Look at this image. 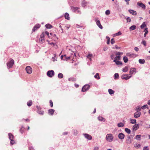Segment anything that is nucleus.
Here are the masks:
<instances>
[{
  "label": "nucleus",
  "instance_id": "22",
  "mask_svg": "<svg viewBox=\"0 0 150 150\" xmlns=\"http://www.w3.org/2000/svg\"><path fill=\"white\" fill-rule=\"evenodd\" d=\"M108 91L110 94L112 95L115 93V91L111 89H109L108 90Z\"/></svg>",
  "mask_w": 150,
  "mask_h": 150
},
{
  "label": "nucleus",
  "instance_id": "31",
  "mask_svg": "<svg viewBox=\"0 0 150 150\" xmlns=\"http://www.w3.org/2000/svg\"><path fill=\"white\" fill-rule=\"evenodd\" d=\"M119 78V75L118 73H115L114 74V79H118Z\"/></svg>",
  "mask_w": 150,
  "mask_h": 150
},
{
  "label": "nucleus",
  "instance_id": "16",
  "mask_svg": "<svg viewBox=\"0 0 150 150\" xmlns=\"http://www.w3.org/2000/svg\"><path fill=\"white\" fill-rule=\"evenodd\" d=\"M139 127V126L138 124H136L134 125L133 127V130L136 131L137 130Z\"/></svg>",
  "mask_w": 150,
  "mask_h": 150
},
{
  "label": "nucleus",
  "instance_id": "18",
  "mask_svg": "<svg viewBox=\"0 0 150 150\" xmlns=\"http://www.w3.org/2000/svg\"><path fill=\"white\" fill-rule=\"evenodd\" d=\"M129 11L130 13L133 15H135L137 14L136 12L133 10H129Z\"/></svg>",
  "mask_w": 150,
  "mask_h": 150
},
{
  "label": "nucleus",
  "instance_id": "19",
  "mask_svg": "<svg viewBox=\"0 0 150 150\" xmlns=\"http://www.w3.org/2000/svg\"><path fill=\"white\" fill-rule=\"evenodd\" d=\"M113 62L115 63L117 65L122 64V63L121 62L119 61L118 60H114Z\"/></svg>",
  "mask_w": 150,
  "mask_h": 150
},
{
  "label": "nucleus",
  "instance_id": "43",
  "mask_svg": "<svg viewBox=\"0 0 150 150\" xmlns=\"http://www.w3.org/2000/svg\"><path fill=\"white\" fill-rule=\"evenodd\" d=\"M110 13V11L109 10H107L105 12V14L106 15H108Z\"/></svg>",
  "mask_w": 150,
  "mask_h": 150
},
{
  "label": "nucleus",
  "instance_id": "26",
  "mask_svg": "<svg viewBox=\"0 0 150 150\" xmlns=\"http://www.w3.org/2000/svg\"><path fill=\"white\" fill-rule=\"evenodd\" d=\"M64 59H63V60H67L69 59H70L71 58V57H67L66 55H64Z\"/></svg>",
  "mask_w": 150,
  "mask_h": 150
},
{
  "label": "nucleus",
  "instance_id": "17",
  "mask_svg": "<svg viewBox=\"0 0 150 150\" xmlns=\"http://www.w3.org/2000/svg\"><path fill=\"white\" fill-rule=\"evenodd\" d=\"M96 24L98 27L101 29H103V27L101 25L100 21L99 20H98L96 21Z\"/></svg>",
  "mask_w": 150,
  "mask_h": 150
},
{
  "label": "nucleus",
  "instance_id": "47",
  "mask_svg": "<svg viewBox=\"0 0 150 150\" xmlns=\"http://www.w3.org/2000/svg\"><path fill=\"white\" fill-rule=\"evenodd\" d=\"M120 56H116L115 58V59L114 60H118L120 59Z\"/></svg>",
  "mask_w": 150,
  "mask_h": 150
},
{
  "label": "nucleus",
  "instance_id": "49",
  "mask_svg": "<svg viewBox=\"0 0 150 150\" xmlns=\"http://www.w3.org/2000/svg\"><path fill=\"white\" fill-rule=\"evenodd\" d=\"M148 106L147 105H144L142 107V109H144L145 108H147Z\"/></svg>",
  "mask_w": 150,
  "mask_h": 150
},
{
  "label": "nucleus",
  "instance_id": "32",
  "mask_svg": "<svg viewBox=\"0 0 150 150\" xmlns=\"http://www.w3.org/2000/svg\"><path fill=\"white\" fill-rule=\"evenodd\" d=\"M45 26L46 28L48 29H50L52 27V25L49 24L46 25Z\"/></svg>",
  "mask_w": 150,
  "mask_h": 150
},
{
  "label": "nucleus",
  "instance_id": "55",
  "mask_svg": "<svg viewBox=\"0 0 150 150\" xmlns=\"http://www.w3.org/2000/svg\"><path fill=\"white\" fill-rule=\"evenodd\" d=\"M122 54H123V53L122 52H116V55L117 56L119 55Z\"/></svg>",
  "mask_w": 150,
  "mask_h": 150
},
{
  "label": "nucleus",
  "instance_id": "29",
  "mask_svg": "<svg viewBox=\"0 0 150 150\" xmlns=\"http://www.w3.org/2000/svg\"><path fill=\"white\" fill-rule=\"evenodd\" d=\"M139 62L141 64H144L145 62V61L144 59H140L139 60Z\"/></svg>",
  "mask_w": 150,
  "mask_h": 150
},
{
  "label": "nucleus",
  "instance_id": "45",
  "mask_svg": "<svg viewBox=\"0 0 150 150\" xmlns=\"http://www.w3.org/2000/svg\"><path fill=\"white\" fill-rule=\"evenodd\" d=\"M141 145L140 144H136L135 145H134V146L137 149L139 148Z\"/></svg>",
  "mask_w": 150,
  "mask_h": 150
},
{
  "label": "nucleus",
  "instance_id": "36",
  "mask_svg": "<svg viewBox=\"0 0 150 150\" xmlns=\"http://www.w3.org/2000/svg\"><path fill=\"white\" fill-rule=\"evenodd\" d=\"M145 32V33L144 34V36L146 37V34L148 33V29L147 28H146L144 30Z\"/></svg>",
  "mask_w": 150,
  "mask_h": 150
},
{
  "label": "nucleus",
  "instance_id": "21",
  "mask_svg": "<svg viewBox=\"0 0 150 150\" xmlns=\"http://www.w3.org/2000/svg\"><path fill=\"white\" fill-rule=\"evenodd\" d=\"M141 135H137L135 136V139L139 141L141 139Z\"/></svg>",
  "mask_w": 150,
  "mask_h": 150
},
{
  "label": "nucleus",
  "instance_id": "63",
  "mask_svg": "<svg viewBox=\"0 0 150 150\" xmlns=\"http://www.w3.org/2000/svg\"><path fill=\"white\" fill-rule=\"evenodd\" d=\"M134 50L137 52L139 50V48L137 47H135L134 48Z\"/></svg>",
  "mask_w": 150,
  "mask_h": 150
},
{
  "label": "nucleus",
  "instance_id": "54",
  "mask_svg": "<svg viewBox=\"0 0 150 150\" xmlns=\"http://www.w3.org/2000/svg\"><path fill=\"white\" fill-rule=\"evenodd\" d=\"M142 44H143L145 46L146 45V42L145 40H143L142 42Z\"/></svg>",
  "mask_w": 150,
  "mask_h": 150
},
{
  "label": "nucleus",
  "instance_id": "7",
  "mask_svg": "<svg viewBox=\"0 0 150 150\" xmlns=\"http://www.w3.org/2000/svg\"><path fill=\"white\" fill-rule=\"evenodd\" d=\"M25 70L27 73L29 74H31L32 72V69L29 66L25 68Z\"/></svg>",
  "mask_w": 150,
  "mask_h": 150
},
{
  "label": "nucleus",
  "instance_id": "60",
  "mask_svg": "<svg viewBox=\"0 0 150 150\" xmlns=\"http://www.w3.org/2000/svg\"><path fill=\"white\" fill-rule=\"evenodd\" d=\"M149 149L148 146H144V147L143 150H148Z\"/></svg>",
  "mask_w": 150,
  "mask_h": 150
},
{
  "label": "nucleus",
  "instance_id": "3",
  "mask_svg": "<svg viewBox=\"0 0 150 150\" xmlns=\"http://www.w3.org/2000/svg\"><path fill=\"white\" fill-rule=\"evenodd\" d=\"M14 61L13 59H11L10 61L7 63V66L8 68L9 69L12 67L14 64Z\"/></svg>",
  "mask_w": 150,
  "mask_h": 150
},
{
  "label": "nucleus",
  "instance_id": "52",
  "mask_svg": "<svg viewBox=\"0 0 150 150\" xmlns=\"http://www.w3.org/2000/svg\"><path fill=\"white\" fill-rule=\"evenodd\" d=\"M110 42L112 44H113L115 43V41L113 38L111 39Z\"/></svg>",
  "mask_w": 150,
  "mask_h": 150
},
{
  "label": "nucleus",
  "instance_id": "35",
  "mask_svg": "<svg viewBox=\"0 0 150 150\" xmlns=\"http://www.w3.org/2000/svg\"><path fill=\"white\" fill-rule=\"evenodd\" d=\"M121 34H122L121 32L120 31H119L118 33L114 34L113 36H114V37H115L116 36H118V35H121Z\"/></svg>",
  "mask_w": 150,
  "mask_h": 150
},
{
  "label": "nucleus",
  "instance_id": "1",
  "mask_svg": "<svg viewBox=\"0 0 150 150\" xmlns=\"http://www.w3.org/2000/svg\"><path fill=\"white\" fill-rule=\"evenodd\" d=\"M105 139L107 142H110L113 141L114 136L112 134H108L106 135Z\"/></svg>",
  "mask_w": 150,
  "mask_h": 150
},
{
  "label": "nucleus",
  "instance_id": "15",
  "mask_svg": "<svg viewBox=\"0 0 150 150\" xmlns=\"http://www.w3.org/2000/svg\"><path fill=\"white\" fill-rule=\"evenodd\" d=\"M86 57L88 59H89L91 61L92 60L91 58L92 57H93V56L92 54L89 53L86 56Z\"/></svg>",
  "mask_w": 150,
  "mask_h": 150
},
{
  "label": "nucleus",
  "instance_id": "2",
  "mask_svg": "<svg viewBox=\"0 0 150 150\" xmlns=\"http://www.w3.org/2000/svg\"><path fill=\"white\" fill-rule=\"evenodd\" d=\"M133 141V137L131 136H128L127 137L126 143L127 144H131Z\"/></svg>",
  "mask_w": 150,
  "mask_h": 150
},
{
  "label": "nucleus",
  "instance_id": "34",
  "mask_svg": "<svg viewBox=\"0 0 150 150\" xmlns=\"http://www.w3.org/2000/svg\"><path fill=\"white\" fill-rule=\"evenodd\" d=\"M124 125V124L122 122H120L117 124V126L118 127H122Z\"/></svg>",
  "mask_w": 150,
  "mask_h": 150
},
{
  "label": "nucleus",
  "instance_id": "51",
  "mask_svg": "<svg viewBox=\"0 0 150 150\" xmlns=\"http://www.w3.org/2000/svg\"><path fill=\"white\" fill-rule=\"evenodd\" d=\"M126 19H127V23L130 22H131V20L130 18L129 17H127V18Z\"/></svg>",
  "mask_w": 150,
  "mask_h": 150
},
{
  "label": "nucleus",
  "instance_id": "10",
  "mask_svg": "<svg viewBox=\"0 0 150 150\" xmlns=\"http://www.w3.org/2000/svg\"><path fill=\"white\" fill-rule=\"evenodd\" d=\"M141 115L140 112L137 111L134 115V117L135 118H137L140 117Z\"/></svg>",
  "mask_w": 150,
  "mask_h": 150
},
{
  "label": "nucleus",
  "instance_id": "39",
  "mask_svg": "<svg viewBox=\"0 0 150 150\" xmlns=\"http://www.w3.org/2000/svg\"><path fill=\"white\" fill-rule=\"evenodd\" d=\"M125 131L128 134H130L131 132V130L129 129L126 128L125 129Z\"/></svg>",
  "mask_w": 150,
  "mask_h": 150
},
{
  "label": "nucleus",
  "instance_id": "8",
  "mask_svg": "<svg viewBox=\"0 0 150 150\" xmlns=\"http://www.w3.org/2000/svg\"><path fill=\"white\" fill-rule=\"evenodd\" d=\"M90 88V86L88 85H84L82 88V91L83 92H85L88 89Z\"/></svg>",
  "mask_w": 150,
  "mask_h": 150
},
{
  "label": "nucleus",
  "instance_id": "30",
  "mask_svg": "<svg viewBox=\"0 0 150 150\" xmlns=\"http://www.w3.org/2000/svg\"><path fill=\"white\" fill-rule=\"evenodd\" d=\"M69 15L68 13H65L64 15L65 18L69 20L70 18L69 16Z\"/></svg>",
  "mask_w": 150,
  "mask_h": 150
},
{
  "label": "nucleus",
  "instance_id": "11",
  "mask_svg": "<svg viewBox=\"0 0 150 150\" xmlns=\"http://www.w3.org/2000/svg\"><path fill=\"white\" fill-rule=\"evenodd\" d=\"M137 5L138 6H139L140 7H142V8L144 9H145L146 8V6L145 5L143 4L141 2H138L137 3Z\"/></svg>",
  "mask_w": 150,
  "mask_h": 150
},
{
  "label": "nucleus",
  "instance_id": "61",
  "mask_svg": "<svg viewBox=\"0 0 150 150\" xmlns=\"http://www.w3.org/2000/svg\"><path fill=\"white\" fill-rule=\"evenodd\" d=\"M74 134L75 135H76L77 134L78 132H77V131L76 130H74Z\"/></svg>",
  "mask_w": 150,
  "mask_h": 150
},
{
  "label": "nucleus",
  "instance_id": "5",
  "mask_svg": "<svg viewBox=\"0 0 150 150\" xmlns=\"http://www.w3.org/2000/svg\"><path fill=\"white\" fill-rule=\"evenodd\" d=\"M71 9L73 12H75L76 13H81L80 11L79 10V8L78 7H71Z\"/></svg>",
  "mask_w": 150,
  "mask_h": 150
},
{
  "label": "nucleus",
  "instance_id": "20",
  "mask_svg": "<svg viewBox=\"0 0 150 150\" xmlns=\"http://www.w3.org/2000/svg\"><path fill=\"white\" fill-rule=\"evenodd\" d=\"M54 110L53 109H50L48 110V112L51 115H52L54 112Z\"/></svg>",
  "mask_w": 150,
  "mask_h": 150
},
{
  "label": "nucleus",
  "instance_id": "14",
  "mask_svg": "<svg viewBox=\"0 0 150 150\" xmlns=\"http://www.w3.org/2000/svg\"><path fill=\"white\" fill-rule=\"evenodd\" d=\"M136 69L135 68H132L130 69L129 71V73L130 74H135L136 73Z\"/></svg>",
  "mask_w": 150,
  "mask_h": 150
},
{
  "label": "nucleus",
  "instance_id": "57",
  "mask_svg": "<svg viewBox=\"0 0 150 150\" xmlns=\"http://www.w3.org/2000/svg\"><path fill=\"white\" fill-rule=\"evenodd\" d=\"M50 105L51 107H52L53 106V103L52 101L51 100H50Z\"/></svg>",
  "mask_w": 150,
  "mask_h": 150
},
{
  "label": "nucleus",
  "instance_id": "56",
  "mask_svg": "<svg viewBox=\"0 0 150 150\" xmlns=\"http://www.w3.org/2000/svg\"><path fill=\"white\" fill-rule=\"evenodd\" d=\"M38 112L39 114L41 115H43L44 112L43 111H39Z\"/></svg>",
  "mask_w": 150,
  "mask_h": 150
},
{
  "label": "nucleus",
  "instance_id": "41",
  "mask_svg": "<svg viewBox=\"0 0 150 150\" xmlns=\"http://www.w3.org/2000/svg\"><path fill=\"white\" fill-rule=\"evenodd\" d=\"M142 109V107H140L139 106H138L136 108L135 110H137V111H140Z\"/></svg>",
  "mask_w": 150,
  "mask_h": 150
},
{
  "label": "nucleus",
  "instance_id": "64",
  "mask_svg": "<svg viewBox=\"0 0 150 150\" xmlns=\"http://www.w3.org/2000/svg\"><path fill=\"white\" fill-rule=\"evenodd\" d=\"M61 59L63 60V59H64V55H61Z\"/></svg>",
  "mask_w": 150,
  "mask_h": 150
},
{
  "label": "nucleus",
  "instance_id": "58",
  "mask_svg": "<svg viewBox=\"0 0 150 150\" xmlns=\"http://www.w3.org/2000/svg\"><path fill=\"white\" fill-rule=\"evenodd\" d=\"M11 140L10 143L11 144H13L15 143V142L14 141V140H13V139L11 140Z\"/></svg>",
  "mask_w": 150,
  "mask_h": 150
},
{
  "label": "nucleus",
  "instance_id": "27",
  "mask_svg": "<svg viewBox=\"0 0 150 150\" xmlns=\"http://www.w3.org/2000/svg\"><path fill=\"white\" fill-rule=\"evenodd\" d=\"M128 68L127 66H126L122 69V71L124 72H126L128 70Z\"/></svg>",
  "mask_w": 150,
  "mask_h": 150
},
{
  "label": "nucleus",
  "instance_id": "38",
  "mask_svg": "<svg viewBox=\"0 0 150 150\" xmlns=\"http://www.w3.org/2000/svg\"><path fill=\"white\" fill-rule=\"evenodd\" d=\"M27 105L28 106H31L32 104V101L31 100L29 101H28L27 102Z\"/></svg>",
  "mask_w": 150,
  "mask_h": 150
},
{
  "label": "nucleus",
  "instance_id": "50",
  "mask_svg": "<svg viewBox=\"0 0 150 150\" xmlns=\"http://www.w3.org/2000/svg\"><path fill=\"white\" fill-rule=\"evenodd\" d=\"M69 81H76V79L73 78H70L69 79Z\"/></svg>",
  "mask_w": 150,
  "mask_h": 150
},
{
  "label": "nucleus",
  "instance_id": "46",
  "mask_svg": "<svg viewBox=\"0 0 150 150\" xmlns=\"http://www.w3.org/2000/svg\"><path fill=\"white\" fill-rule=\"evenodd\" d=\"M134 54L131 53H127L126 54V55L128 56L131 57L132 55H134Z\"/></svg>",
  "mask_w": 150,
  "mask_h": 150
},
{
  "label": "nucleus",
  "instance_id": "4",
  "mask_svg": "<svg viewBox=\"0 0 150 150\" xmlns=\"http://www.w3.org/2000/svg\"><path fill=\"white\" fill-rule=\"evenodd\" d=\"M54 74V72L52 70L48 71L47 72V76L50 77H52Z\"/></svg>",
  "mask_w": 150,
  "mask_h": 150
},
{
  "label": "nucleus",
  "instance_id": "25",
  "mask_svg": "<svg viewBox=\"0 0 150 150\" xmlns=\"http://www.w3.org/2000/svg\"><path fill=\"white\" fill-rule=\"evenodd\" d=\"M8 135L9 137V138L10 140L13 139V136L11 133H8Z\"/></svg>",
  "mask_w": 150,
  "mask_h": 150
},
{
  "label": "nucleus",
  "instance_id": "48",
  "mask_svg": "<svg viewBox=\"0 0 150 150\" xmlns=\"http://www.w3.org/2000/svg\"><path fill=\"white\" fill-rule=\"evenodd\" d=\"M44 38H40V42L41 43H43L44 41Z\"/></svg>",
  "mask_w": 150,
  "mask_h": 150
},
{
  "label": "nucleus",
  "instance_id": "28",
  "mask_svg": "<svg viewBox=\"0 0 150 150\" xmlns=\"http://www.w3.org/2000/svg\"><path fill=\"white\" fill-rule=\"evenodd\" d=\"M136 28V26L135 25H133L129 28V29L130 30H135Z\"/></svg>",
  "mask_w": 150,
  "mask_h": 150
},
{
  "label": "nucleus",
  "instance_id": "42",
  "mask_svg": "<svg viewBox=\"0 0 150 150\" xmlns=\"http://www.w3.org/2000/svg\"><path fill=\"white\" fill-rule=\"evenodd\" d=\"M146 24H145V22L143 23L141 25L140 27L141 28L143 29L144 28V27H146Z\"/></svg>",
  "mask_w": 150,
  "mask_h": 150
},
{
  "label": "nucleus",
  "instance_id": "37",
  "mask_svg": "<svg viewBox=\"0 0 150 150\" xmlns=\"http://www.w3.org/2000/svg\"><path fill=\"white\" fill-rule=\"evenodd\" d=\"M58 77L59 79H62L63 77V75L62 73H60L58 74Z\"/></svg>",
  "mask_w": 150,
  "mask_h": 150
},
{
  "label": "nucleus",
  "instance_id": "12",
  "mask_svg": "<svg viewBox=\"0 0 150 150\" xmlns=\"http://www.w3.org/2000/svg\"><path fill=\"white\" fill-rule=\"evenodd\" d=\"M125 137V136L124 134L122 133H121L118 134V137L120 139H124Z\"/></svg>",
  "mask_w": 150,
  "mask_h": 150
},
{
  "label": "nucleus",
  "instance_id": "33",
  "mask_svg": "<svg viewBox=\"0 0 150 150\" xmlns=\"http://www.w3.org/2000/svg\"><path fill=\"white\" fill-rule=\"evenodd\" d=\"M123 59L125 63H127L128 60V58L126 56H125L123 57Z\"/></svg>",
  "mask_w": 150,
  "mask_h": 150
},
{
  "label": "nucleus",
  "instance_id": "13",
  "mask_svg": "<svg viewBox=\"0 0 150 150\" xmlns=\"http://www.w3.org/2000/svg\"><path fill=\"white\" fill-rule=\"evenodd\" d=\"M40 25L39 24H37L33 27L32 29L33 32H34L38 28H39L40 27Z\"/></svg>",
  "mask_w": 150,
  "mask_h": 150
},
{
  "label": "nucleus",
  "instance_id": "24",
  "mask_svg": "<svg viewBox=\"0 0 150 150\" xmlns=\"http://www.w3.org/2000/svg\"><path fill=\"white\" fill-rule=\"evenodd\" d=\"M98 119L100 121L104 122L105 121V119L101 116L98 117Z\"/></svg>",
  "mask_w": 150,
  "mask_h": 150
},
{
  "label": "nucleus",
  "instance_id": "44",
  "mask_svg": "<svg viewBox=\"0 0 150 150\" xmlns=\"http://www.w3.org/2000/svg\"><path fill=\"white\" fill-rule=\"evenodd\" d=\"M24 127L23 126H22L21 127L20 129V132L22 133H23V132H24Z\"/></svg>",
  "mask_w": 150,
  "mask_h": 150
},
{
  "label": "nucleus",
  "instance_id": "9",
  "mask_svg": "<svg viewBox=\"0 0 150 150\" xmlns=\"http://www.w3.org/2000/svg\"><path fill=\"white\" fill-rule=\"evenodd\" d=\"M83 135L86 139L88 140H91L92 139V136L90 134H83Z\"/></svg>",
  "mask_w": 150,
  "mask_h": 150
},
{
  "label": "nucleus",
  "instance_id": "53",
  "mask_svg": "<svg viewBox=\"0 0 150 150\" xmlns=\"http://www.w3.org/2000/svg\"><path fill=\"white\" fill-rule=\"evenodd\" d=\"M82 6L83 7H84L86 6V2L85 1H83L82 2Z\"/></svg>",
  "mask_w": 150,
  "mask_h": 150
},
{
  "label": "nucleus",
  "instance_id": "59",
  "mask_svg": "<svg viewBox=\"0 0 150 150\" xmlns=\"http://www.w3.org/2000/svg\"><path fill=\"white\" fill-rule=\"evenodd\" d=\"M44 33H42L40 35V38H44Z\"/></svg>",
  "mask_w": 150,
  "mask_h": 150
},
{
  "label": "nucleus",
  "instance_id": "6",
  "mask_svg": "<svg viewBox=\"0 0 150 150\" xmlns=\"http://www.w3.org/2000/svg\"><path fill=\"white\" fill-rule=\"evenodd\" d=\"M130 74H124L122 75L121 78L122 79H125L126 80H127L132 77L131 76H129Z\"/></svg>",
  "mask_w": 150,
  "mask_h": 150
},
{
  "label": "nucleus",
  "instance_id": "40",
  "mask_svg": "<svg viewBox=\"0 0 150 150\" xmlns=\"http://www.w3.org/2000/svg\"><path fill=\"white\" fill-rule=\"evenodd\" d=\"M99 74L98 73H97L94 76V77L95 78L97 79H100V77L99 76Z\"/></svg>",
  "mask_w": 150,
  "mask_h": 150
},
{
  "label": "nucleus",
  "instance_id": "23",
  "mask_svg": "<svg viewBox=\"0 0 150 150\" xmlns=\"http://www.w3.org/2000/svg\"><path fill=\"white\" fill-rule=\"evenodd\" d=\"M130 122L132 124H135L136 123V119H130Z\"/></svg>",
  "mask_w": 150,
  "mask_h": 150
},
{
  "label": "nucleus",
  "instance_id": "62",
  "mask_svg": "<svg viewBox=\"0 0 150 150\" xmlns=\"http://www.w3.org/2000/svg\"><path fill=\"white\" fill-rule=\"evenodd\" d=\"M99 147L98 146H96L94 148V150H98Z\"/></svg>",
  "mask_w": 150,
  "mask_h": 150
}]
</instances>
